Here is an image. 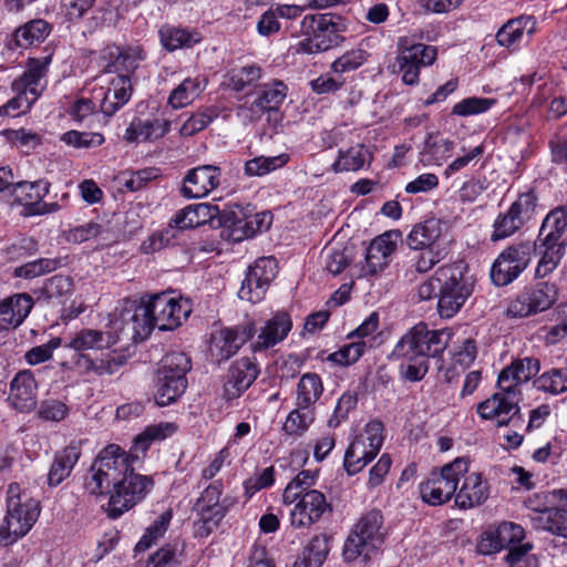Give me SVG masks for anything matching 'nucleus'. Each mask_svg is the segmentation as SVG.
<instances>
[{"mask_svg":"<svg viewBox=\"0 0 567 567\" xmlns=\"http://www.w3.org/2000/svg\"><path fill=\"white\" fill-rule=\"evenodd\" d=\"M137 454L126 453L116 444L105 446L91 465L84 488L90 495L110 498L105 507L107 517L116 519L128 512L154 487L152 476L134 472Z\"/></svg>","mask_w":567,"mask_h":567,"instance_id":"1","label":"nucleus"},{"mask_svg":"<svg viewBox=\"0 0 567 567\" xmlns=\"http://www.w3.org/2000/svg\"><path fill=\"white\" fill-rule=\"evenodd\" d=\"M51 62V54L28 59L24 72L11 82L10 89L14 95L0 106V117H18L31 110L45 89L43 80Z\"/></svg>","mask_w":567,"mask_h":567,"instance_id":"2","label":"nucleus"},{"mask_svg":"<svg viewBox=\"0 0 567 567\" xmlns=\"http://www.w3.org/2000/svg\"><path fill=\"white\" fill-rule=\"evenodd\" d=\"M7 511L0 526V543L8 546L24 537L37 523L40 502L32 497L20 484L13 482L7 488Z\"/></svg>","mask_w":567,"mask_h":567,"instance_id":"3","label":"nucleus"},{"mask_svg":"<svg viewBox=\"0 0 567 567\" xmlns=\"http://www.w3.org/2000/svg\"><path fill=\"white\" fill-rule=\"evenodd\" d=\"M439 285L437 311L441 318H453L465 305L474 290V280L467 275V266L457 261L435 270Z\"/></svg>","mask_w":567,"mask_h":567,"instance_id":"4","label":"nucleus"},{"mask_svg":"<svg viewBox=\"0 0 567 567\" xmlns=\"http://www.w3.org/2000/svg\"><path fill=\"white\" fill-rule=\"evenodd\" d=\"M346 30V20L339 14H306L301 20V32L306 38L299 42L298 51L308 54L327 51L343 40Z\"/></svg>","mask_w":567,"mask_h":567,"instance_id":"5","label":"nucleus"},{"mask_svg":"<svg viewBox=\"0 0 567 567\" xmlns=\"http://www.w3.org/2000/svg\"><path fill=\"white\" fill-rule=\"evenodd\" d=\"M468 465L467 458L457 457L442 466L439 472H432L419 487L423 502L432 506L449 502L455 496L460 480L468 472Z\"/></svg>","mask_w":567,"mask_h":567,"instance_id":"6","label":"nucleus"},{"mask_svg":"<svg viewBox=\"0 0 567 567\" xmlns=\"http://www.w3.org/2000/svg\"><path fill=\"white\" fill-rule=\"evenodd\" d=\"M192 369L190 359L183 352H172L164 357L158 370L156 403L166 406L175 402L186 390V373Z\"/></svg>","mask_w":567,"mask_h":567,"instance_id":"7","label":"nucleus"},{"mask_svg":"<svg viewBox=\"0 0 567 567\" xmlns=\"http://www.w3.org/2000/svg\"><path fill=\"white\" fill-rule=\"evenodd\" d=\"M437 58V50L433 45L415 43L408 37L399 39L398 54L390 65L393 73L402 76L406 85H416L420 79V70L432 65Z\"/></svg>","mask_w":567,"mask_h":567,"instance_id":"8","label":"nucleus"},{"mask_svg":"<svg viewBox=\"0 0 567 567\" xmlns=\"http://www.w3.org/2000/svg\"><path fill=\"white\" fill-rule=\"evenodd\" d=\"M450 338L446 330H429L425 323H419L401 338L391 357H436L446 349Z\"/></svg>","mask_w":567,"mask_h":567,"instance_id":"9","label":"nucleus"},{"mask_svg":"<svg viewBox=\"0 0 567 567\" xmlns=\"http://www.w3.org/2000/svg\"><path fill=\"white\" fill-rule=\"evenodd\" d=\"M537 214V196L533 190L518 195L509 208L499 213L493 223L491 240L509 238L530 223Z\"/></svg>","mask_w":567,"mask_h":567,"instance_id":"10","label":"nucleus"},{"mask_svg":"<svg viewBox=\"0 0 567 567\" xmlns=\"http://www.w3.org/2000/svg\"><path fill=\"white\" fill-rule=\"evenodd\" d=\"M536 245L532 241H519L507 246L501 251L491 267V279L495 286L504 287L512 284L528 267Z\"/></svg>","mask_w":567,"mask_h":567,"instance_id":"11","label":"nucleus"},{"mask_svg":"<svg viewBox=\"0 0 567 567\" xmlns=\"http://www.w3.org/2000/svg\"><path fill=\"white\" fill-rule=\"evenodd\" d=\"M51 183L45 178L33 182L22 181L12 185V196L17 205L22 206L25 217L50 215L59 212L62 205L59 202H44L50 193Z\"/></svg>","mask_w":567,"mask_h":567,"instance_id":"12","label":"nucleus"},{"mask_svg":"<svg viewBox=\"0 0 567 567\" xmlns=\"http://www.w3.org/2000/svg\"><path fill=\"white\" fill-rule=\"evenodd\" d=\"M522 393L498 389L491 398L477 405V414L483 420L496 421L499 426L513 424L522 426L524 420L520 415L519 402Z\"/></svg>","mask_w":567,"mask_h":567,"instance_id":"13","label":"nucleus"},{"mask_svg":"<svg viewBox=\"0 0 567 567\" xmlns=\"http://www.w3.org/2000/svg\"><path fill=\"white\" fill-rule=\"evenodd\" d=\"M277 269L278 265L275 257L258 258L248 267L238 297L251 303L260 302L265 298L270 282L275 279Z\"/></svg>","mask_w":567,"mask_h":567,"instance_id":"14","label":"nucleus"},{"mask_svg":"<svg viewBox=\"0 0 567 567\" xmlns=\"http://www.w3.org/2000/svg\"><path fill=\"white\" fill-rule=\"evenodd\" d=\"M103 84L94 87V99L100 111L107 117L113 116L132 97L133 85L127 74H105Z\"/></svg>","mask_w":567,"mask_h":567,"instance_id":"15","label":"nucleus"},{"mask_svg":"<svg viewBox=\"0 0 567 567\" xmlns=\"http://www.w3.org/2000/svg\"><path fill=\"white\" fill-rule=\"evenodd\" d=\"M288 87L282 81L264 84L257 97L240 107L250 122H257L267 114L268 121L278 123L281 120L279 109L287 96Z\"/></svg>","mask_w":567,"mask_h":567,"instance_id":"16","label":"nucleus"},{"mask_svg":"<svg viewBox=\"0 0 567 567\" xmlns=\"http://www.w3.org/2000/svg\"><path fill=\"white\" fill-rule=\"evenodd\" d=\"M385 539L383 516L372 509L361 516L357 523V558L369 561L378 556Z\"/></svg>","mask_w":567,"mask_h":567,"instance_id":"17","label":"nucleus"},{"mask_svg":"<svg viewBox=\"0 0 567 567\" xmlns=\"http://www.w3.org/2000/svg\"><path fill=\"white\" fill-rule=\"evenodd\" d=\"M557 298L558 290L555 284L538 282L520 292L509 303L507 313L512 317H528L549 309Z\"/></svg>","mask_w":567,"mask_h":567,"instance_id":"18","label":"nucleus"},{"mask_svg":"<svg viewBox=\"0 0 567 567\" xmlns=\"http://www.w3.org/2000/svg\"><path fill=\"white\" fill-rule=\"evenodd\" d=\"M400 239V230H389L372 239L365 249L360 276L374 277L382 272L389 266Z\"/></svg>","mask_w":567,"mask_h":567,"instance_id":"19","label":"nucleus"},{"mask_svg":"<svg viewBox=\"0 0 567 567\" xmlns=\"http://www.w3.org/2000/svg\"><path fill=\"white\" fill-rule=\"evenodd\" d=\"M256 333L252 322L223 328L212 334L209 352L216 362L229 360Z\"/></svg>","mask_w":567,"mask_h":567,"instance_id":"20","label":"nucleus"},{"mask_svg":"<svg viewBox=\"0 0 567 567\" xmlns=\"http://www.w3.org/2000/svg\"><path fill=\"white\" fill-rule=\"evenodd\" d=\"M153 320L162 331L174 330L187 319L192 309L186 300L162 292L150 297Z\"/></svg>","mask_w":567,"mask_h":567,"instance_id":"21","label":"nucleus"},{"mask_svg":"<svg viewBox=\"0 0 567 567\" xmlns=\"http://www.w3.org/2000/svg\"><path fill=\"white\" fill-rule=\"evenodd\" d=\"M291 505L289 522L295 529H309L330 508L324 494L318 489L299 494Z\"/></svg>","mask_w":567,"mask_h":567,"instance_id":"22","label":"nucleus"},{"mask_svg":"<svg viewBox=\"0 0 567 567\" xmlns=\"http://www.w3.org/2000/svg\"><path fill=\"white\" fill-rule=\"evenodd\" d=\"M260 373L256 358L243 357L231 363L223 386V399L231 402L240 398Z\"/></svg>","mask_w":567,"mask_h":567,"instance_id":"23","label":"nucleus"},{"mask_svg":"<svg viewBox=\"0 0 567 567\" xmlns=\"http://www.w3.org/2000/svg\"><path fill=\"white\" fill-rule=\"evenodd\" d=\"M120 321L123 329H131L133 340L146 339L156 327L155 320H153L151 300L146 303L130 299L123 300Z\"/></svg>","mask_w":567,"mask_h":567,"instance_id":"24","label":"nucleus"},{"mask_svg":"<svg viewBox=\"0 0 567 567\" xmlns=\"http://www.w3.org/2000/svg\"><path fill=\"white\" fill-rule=\"evenodd\" d=\"M525 537L520 525L512 522H503L496 526L488 527L477 544V550L482 555H492L507 547L516 546Z\"/></svg>","mask_w":567,"mask_h":567,"instance_id":"25","label":"nucleus"},{"mask_svg":"<svg viewBox=\"0 0 567 567\" xmlns=\"http://www.w3.org/2000/svg\"><path fill=\"white\" fill-rule=\"evenodd\" d=\"M220 168L214 165H202L187 172L181 187V195L187 199L203 198L218 187Z\"/></svg>","mask_w":567,"mask_h":567,"instance_id":"26","label":"nucleus"},{"mask_svg":"<svg viewBox=\"0 0 567 567\" xmlns=\"http://www.w3.org/2000/svg\"><path fill=\"white\" fill-rule=\"evenodd\" d=\"M38 383L30 370L19 371L10 382L7 398L9 405L19 413H30L37 408Z\"/></svg>","mask_w":567,"mask_h":567,"instance_id":"27","label":"nucleus"},{"mask_svg":"<svg viewBox=\"0 0 567 567\" xmlns=\"http://www.w3.org/2000/svg\"><path fill=\"white\" fill-rule=\"evenodd\" d=\"M292 329V319L289 312L277 310L260 327L256 340L251 343L254 352H261L281 343Z\"/></svg>","mask_w":567,"mask_h":567,"instance_id":"28","label":"nucleus"},{"mask_svg":"<svg viewBox=\"0 0 567 567\" xmlns=\"http://www.w3.org/2000/svg\"><path fill=\"white\" fill-rule=\"evenodd\" d=\"M172 122L164 117L134 116L125 132L123 140L128 144L154 143L169 133Z\"/></svg>","mask_w":567,"mask_h":567,"instance_id":"29","label":"nucleus"},{"mask_svg":"<svg viewBox=\"0 0 567 567\" xmlns=\"http://www.w3.org/2000/svg\"><path fill=\"white\" fill-rule=\"evenodd\" d=\"M103 59L107 61L103 66L104 74H127L131 78L140 63L146 59V53L140 45L125 49L109 45L103 50Z\"/></svg>","mask_w":567,"mask_h":567,"instance_id":"30","label":"nucleus"},{"mask_svg":"<svg viewBox=\"0 0 567 567\" xmlns=\"http://www.w3.org/2000/svg\"><path fill=\"white\" fill-rule=\"evenodd\" d=\"M540 369V362L536 358H523L514 360L504 368L497 379V388L522 393L520 384L532 380Z\"/></svg>","mask_w":567,"mask_h":567,"instance_id":"31","label":"nucleus"},{"mask_svg":"<svg viewBox=\"0 0 567 567\" xmlns=\"http://www.w3.org/2000/svg\"><path fill=\"white\" fill-rule=\"evenodd\" d=\"M220 217V209L208 203L192 204L179 209L169 220V227L179 230L197 228L205 224L214 225V220Z\"/></svg>","mask_w":567,"mask_h":567,"instance_id":"32","label":"nucleus"},{"mask_svg":"<svg viewBox=\"0 0 567 567\" xmlns=\"http://www.w3.org/2000/svg\"><path fill=\"white\" fill-rule=\"evenodd\" d=\"M33 306L34 300L27 292L13 293L0 300V328L17 329L28 318Z\"/></svg>","mask_w":567,"mask_h":567,"instance_id":"33","label":"nucleus"},{"mask_svg":"<svg viewBox=\"0 0 567 567\" xmlns=\"http://www.w3.org/2000/svg\"><path fill=\"white\" fill-rule=\"evenodd\" d=\"M82 455V441L72 440L64 449L56 452L48 473L50 487L59 486L66 480Z\"/></svg>","mask_w":567,"mask_h":567,"instance_id":"34","label":"nucleus"},{"mask_svg":"<svg viewBox=\"0 0 567 567\" xmlns=\"http://www.w3.org/2000/svg\"><path fill=\"white\" fill-rule=\"evenodd\" d=\"M53 31V24L42 18H35L16 28L12 41L19 49L27 50L42 44Z\"/></svg>","mask_w":567,"mask_h":567,"instance_id":"35","label":"nucleus"},{"mask_svg":"<svg viewBox=\"0 0 567 567\" xmlns=\"http://www.w3.org/2000/svg\"><path fill=\"white\" fill-rule=\"evenodd\" d=\"M536 30V21L530 16H520L508 20L496 33V41L501 47L515 49L525 38H529Z\"/></svg>","mask_w":567,"mask_h":567,"instance_id":"36","label":"nucleus"},{"mask_svg":"<svg viewBox=\"0 0 567 567\" xmlns=\"http://www.w3.org/2000/svg\"><path fill=\"white\" fill-rule=\"evenodd\" d=\"M533 244L536 245V251L539 256L535 277L545 278L558 267L565 255L567 241H554L538 236L537 240Z\"/></svg>","mask_w":567,"mask_h":567,"instance_id":"37","label":"nucleus"},{"mask_svg":"<svg viewBox=\"0 0 567 567\" xmlns=\"http://www.w3.org/2000/svg\"><path fill=\"white\" fill-rule=\"evenodd\" d=\"M127 361V357L117 351H110L99 358L79 354L75 365L85 374L105 375L115 373Z\"/></svg>","mask_w":567,"mask_h":567,"instance_id":"38","label":"nucleus"},{"mask_svg":"<svg viewBox=\"0 0 567 567\" xmlns=\"http://www.w3.org/2000/svg\"><path fill=\"white\" fill-rule=\"evenodd\" d=\"M489 494L488 484L483 480L482 474L471 473L465 476L464 482L455 494V504L462 509H468L483 504Z\"/></svg>","mask_w":567,"mask_h":567,"instance_id":"39","label":"nucleus"},{"mask_svg":"<svg viewBox=\"0 0 567 567\" xmlns=\"http://www.w3.org/2000/svg\"><path fill=\"white\" fill-rule=\"evenodd\" d=\"M302 14V8L296 4H272L266 10L257 22L256 29L259 35L270 37L280 31L279 19L295 20Z\"/></svg>","mask_w":567,"mask_h":567,"instance_id":"40","label":"nucleus"},{"mask_svg":"<svg viewBox=\"0 0 567 567\" xmlns=\"http://www.w3.org/2000/svg\"><path fill=\"white\" fill-rule=\"evenodd\" d=\"M118 342V336L111 331L83 328L70 340L66 348L74 351L104 350L110 349Z\"/></svg>","mask_w":567,"mask_h":567,"instance_id":"41","label":"nucleus"},{"mask_svg":"<svg viewBox=\"0 0 567 567\" xmlns=\"http://www.w3.org/2000/svg\"><path fill=\"white\" fill-rule=\"evenodd\" d=\"M158 37L162 47L168 52H174L178 49H190L203 40L202 33L197 29L171 24L162 25L158 30Z\"/></svg>","mask_w":567,"mask_h":567,"instance_id":"42","label":"nucleus"},{"mask_svg":"<svg viewBox=\"0 0 567 567\" xmlns=\"http://www.w3.org/2000/svg\"><path fill=\"white\" fill-rule=\"evenodd\" d=\"M443 236V224L440 219L430 218L415 225L408 235V244L412 249L441 247L440 240Z\"/></svg>","mask_w":567,"mask_h":567,"instance_id":"43","label":"nucleus"},{"mask_svg":"<svg viewBox=\"0 0 567 567\" xmlns=\"http://www.w3.org/2000/svg\"><path fill=\"white\" fill-rule=\"evenodd\" d=\"M274 216L270 212H260L244 218H237L230 225V236L234 241H241L251 238L257 234L268 230L272 224Z\"/></svg>","mask_w":567,"mask_h":567,"instance_id":"44","label":"nucleus"},{"mask_svg":"<svg viewBox=\"0 0 567 567\" xmlns=\"http://www.w3.org/2000/svg\"><path fill=\"white\" fill-rule=\"evenodd\" d=\"M530 520L536 529L567 538V509L550 507L536 511Z\"/></svg>","mask_w":567,"mask_h":567,"instance_id":"45","label":"nucleus"},{"mask_svg":"<svg viewBox=\"0 0 567 567\" xmlns=\"http://www.w3.org/2000/svg\"><path fill=\"white\" fill-rule=\"evenodd\" d=\"M207 79L203 75L186 78L168 96L173 109H182L195 101L206 89Z\"/></svg>","mask_w":567,"mask_h":567,"instance_id":"46","label":"nucleus"},{"mask_svg":"<svg viewBox=\"0 0 567 567\" xmlns=\"http://www.w3.org/2000/svg\"><path fill=\"white\" fill-rule=\"evenodd\" d=\"M384 442V427L380 421L369 422L361 434L363 455L357 458V464L362 463L361 468L369 464L379 454Z\"/></svg>","mask_w":567,"mask_h":567,"instance_id":"47","label":"nucleus"},{"mask_svg":"<svg viewBox=\"0 0 567 567\" xmlns=\"http://www.w3.org/2000/svg\"><path fill=\"white\" fill-rule=\"evenodd\" d=\"M323 393V383L319 374L305 373L296 389V405L316 409V403Z\"/></svg>","mask_w":567,"mask_h":567,"instance_id":"48","label":"nucleus"},{"mask_svg":"<svg viewBox=\"0 0 567 567\" xmlns=\"http://www.w3.org/2000/svg\"><path fill=\"white\" fill-rule=\"evenodd\" d=\"M379 313L371 312L357 327V360L368 350L381 344L382 339L379 330Z\"/></svg>","mask_w":567,"mask_h":567,"instance_id":"49","label":"nucleus"},{"mask_svg":"<svg viewBox=\"0 0 567 567\" xmlns=\"http://www.w3.org/2000/svg\"><path fill=\"white\" fill-rule=\"evenodd\" d=\"M315 420L316 409L296 405L288 413L282 424V431L288 436L300 437L309 430Z\"/></svg>","mask_w":567,"mask_h":567,"instance_id":"50","label":"nucleus"},{"mask_svg":"<svg viewBox=\"0 0 567 567\" xmlns=\"http://www.w3.org/2000/svg\"><path fill=\"white\" fill-rule=\"evenodd\" d=\"M567 206H558L550 210L543 220L539 235L554 241H567Z\"/></svg>","mask_w":567,"mask_h":567,"instance_id":"51","label":"nucleus"},{"mask_svg":"<svg viewBox=\"0 0 567 567\" xmlns=\"http://www.w3.org/2000/svg\"><path fill=\"white\" fill-rule=\"evenodd\" d=\"M224 492V484L221 480L213 481L204 488L199 497L193 505V512L210 508L231 507L235 504V498L226 496L221 498Z\"/></svg>","mask_w":567,"mask_h":567,"instance_id":"52","label":"nucleus"},{"mask_svg":"<svg viewBox=\"0 0 567 567\" xmlns=\"http://www.w3.org/2000/svg\"><path fill=\"white\" fill-rule=\"evenodd\" d=\"M230 507L195 511L196 519L193 522L195 538H207L226 517Z\"/></svg>","mask_w":567,"mask_h":567,"instance_id":"53","label":"nucleus"},{"mask_svg":"<svg viewBox=\"0 0 567 567\" xmlns=\"http://www.w3.org/2000/svg\"><path fill=\"white\" fill-rule=\"evenodd\" d=\"M177 431V425L173 422H161L158 424L148 425L145 430L134 439V451L141 452L143 455L147 452L153 442L163 441Z\"/></svg>","mask_w":567,"mask_h":567,"instance_id":"54","label":"nucleus"},{"mask_svg":"<svg viewBox=\"0 0 567 567\" xmlns=\"http://www.w3.org/2000/svg\"><path fill=\"white\" fill-rule=\"evenodd\" d=\"M62 266L61 258H38L14 268L13 278L32 280L34 278L51 274Z\"/></svg>","mask_w":567,"mask_h":567,"instance_id":"55","label":"nucleus"},{"mask_svg":"<svg viewBox=\"0 0 567 567\" xmlns=\"http://www.w3.org/2000/svg\"><path fill=\"white\" fill-rule=\"evenodd\" d=\"M173 514L171 511L162 513L145 530L134 550L144 553L150 549L156 542L162 538L168 529Z\"/></svg>","mask_w":567,"mask_h":567,"instance_id":"56","label":"nucleus"},{"mask_svg":"<svg viewBox=\"0 0 567 567\" xmlns=\"http://www.w3.org/2000/svg\"><path fill=\"white\" fill-rule=\"evenodd\" d=\"M534 385L537 390L553 395L567 392V367L544 372L534 381Z\"/></svg>","mask_w":567,"mask_h":567,"instance_id":"57","label":"nucleus"},{"mask_svg":"<svg viewBox=\"0 0 567 567\" xmlns=\"http://www.w3.org/2000/svg\"><path fill=\"white\" fill-rule=\"evenodd\" d=\"M318 473L309 470L301 471L292 478L282 493V503L285 505H291L299 496L306 492L312 491V486L316 484Z\"/></svg>","mask_w":567,"mask_h":567,"instance_id":"58","label":"nucleus"},{"mask_svg":"<svg viewBox=\"0 0 567 567\" xmlns=\"http://www.w3.org/2000/svg\"><path fill=\"white\" fill-rule=\"evenodd\" d=\"M453 147V142L446 138L430 136L425 142L421 161L427 165H441L451 156Z\"/></svg>","mask_w":567,"mask_h":567,"instance_id":"59","label":"nucleus"},{"mask_svg":"<svg viewBox=\"0 0 567 567\" xmlns=\"http://www.w3.org/2000/svg\"><path fill=\"white\" fill-rule=\"evenodd\" d=\"M289 161L287 154L278 156H258L245 163V174L247 176H264L270 172L285 166Z\"/></svg>","mask_w":567,"mask_h":567,"instance_id":"60","label":"nucleus"},{"mask_svg":"<svg viewBox=\"0 0 567 567\" xmlns=\"http://www.w3.org/2000/svg\"><path fill=\"white\" fill-rule=\"evenodd\" d=\"M218 111L216 107H204L193 113L181 126L182 136H193L205 130L216 117Z\"/></svg>","mask_w":567,"mask_h":567,"instance_id":"61","label":"nucleus"},{"mask_svg":"<svg viewBox=\"0 0 567 567\" xmlns=\"http://www.w3.org/2000/svg\"><path fill=\"white\" fill-rule=\"evenodd\" d=\"M70 413L69 405L59 399H45L40 402L37 416L43 422L59 423L66 419Z\"/></svg>","mask_w":567,"mask_h":567,"instance_id":"62","label":"nucleus"},{"mask_svg":"<svg viewBox=\"0 0 567 567\" xmlns=\"http://www.w3.org/2000/svg\"><path fill=\"white\" fill-rule=\"evenodd\" d=\"M61 141L74 148L89 150L101 146L105 142V137L100 132H80L71 130L61 136Z\"/></svg>","mask_w":567,"mask_h":567,"instance_id":"63","label":"nucleus"},{"mask_svg":"<svg viewBox=\"0 0 567 567\" xmlns=\"http://www.w3.org/2000/svg\"><path fill=\"white\" fill-rule=\"evenodd\" d=\"M275 467L268 466L245 480L243 487L246 499L249 501L259 491L271 487L275 484Z\"/></svg>","mask_w":567,"mask_h":567,"instance_id":"64","label":"nucleus"}]
</instances>
